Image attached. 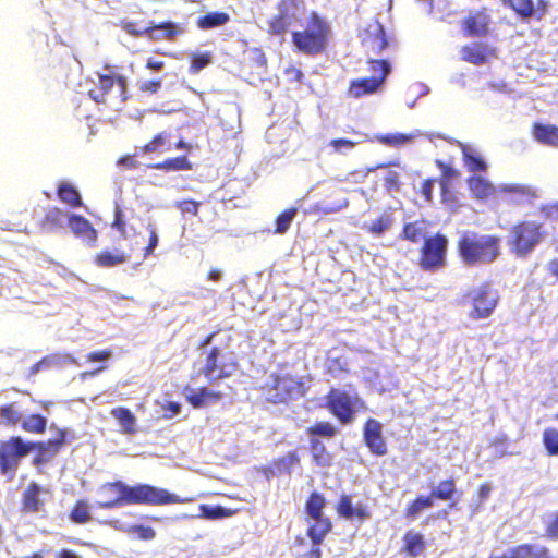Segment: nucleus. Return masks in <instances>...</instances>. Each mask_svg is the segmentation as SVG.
<instances>
[{"label": "nucleus", "mask_w": 558, "mask_h": 558, "mask_svg": "<svg viewBox=\"0 0 558 558\" xmlns=\"http://www.w3.org/2000/svg\"><path fill=\"white\" fill-rule=\"evenodd\" d=\"M296 208H290L278 216L276 220V233L283 234L287 232L296 215Z\"/></svg>", "instance_id": "nucleus-40"}, {"label": "nucleus", "mask_w": 558, "mask_h": 558, "mask_svg": "<svg viewBox=\"0 0 558 558\" xmlns=\"http://www.w3.org/2000/svg\"><path fill=\"white\" fill-rule=\"evenodd\" d=\"M304 15V8L301 0H282L279 5V13L269 22V32L281 35L288 28L295 25Z\"/></svg>", "instance_id": "nucleus-11"}, {"label": "nucleus", "mask_w": 558, "mask_h": 558, "mask_svg": "<svg viewBox=\"0 0 558 558\" xmlns=\"http://www.w3.org/2000/svg\"><path fill=\"white\" fill-rule=\"evenodd\" d=\"M329 25L315 12L306 19L303 31L293 32V44L299 51L306 54L320 53L327 46Z\"/></svg>", "instance_id": "nucleus-2"}, {"label": "nucleus", "mask_w": 558, "mask_h": 558, "mask_svg": "<svg viewBox=\"0 0 558 558\" xmlns=\"http://www.w3.org/2000/svg\"><path fill=\"white\" fill-rule=\"evenodd\" d=\"M311 434L330 437L335 434V427L329 423H317L310 428Z\"/></svg>", "instance_id": "nucleus-53"}, {"label": "nucleus", "mask_w": 558, "mask_h": 558, "mask_svg": "<svg viewBox=\"0 0 558 558\" xmlns=\"http://www.w3.org/2000/svg\"><path fill=\"white\" fill-rule=\"evenodd\" d=\"M312 454L314 460L319 465H327L330 462V457L325 452V447L319 440L312 441Z\"/></svg>", "instance_id": "nucleus-44"}, {"label": "nucleus", "mask_w": 558, "mask_h": 558, "mask_svg": "<svg viewBox=\"0 0 558 558\" xmlns=\"http://www.w3.org/2000/svg\"><path fill=\"white\" fill-rule=\"evenodd\" d=\"M263 388L266 398L274 403L286 402L305 393L303 384L288 375L271 376Z\"/></svg>", "instance_id": "nucleus-7"}, {"label": "nucleus", "mask_w": 558, "mask_h": 558, "mask_svg": "<svg viewBox=\"0 0 558 558\" xmlns=\"http://www.w3.org/2000/svg\"><path fill=\"white\" fill-rule=\"evenodd\" d=\"M154 168L165 170H190L192 169V165L186 157H178L168 159L162 163H158L154 166Z\"/></svg>", "instance_id": "nucleus-39"}, {"label": "nucleus", "mask_w": 558, "mask_h": 558, "mask_svg": "<svg viewBox=\"0 0 558 558\" xmlns=\"http://www.w3.org/2000/svg\"><path fill=\"white\" fill-rule=\"evenodd\" d=\"M328 146L331 147L335 153L344 154L351 150L355 146V143L345 138H338L330 141Z\"/></svg>", "instance_id": "nucleus-49"}, {"label": "nucleus", "mask_w": 558, "mask_h": 558, "mask_svg": "<svg viewBox=\"0 0 558 558\" xmlns=\"http://www.w3.org/2000/svg\"><path fill=\"white\" fill-rule=\"evenodd\" d=\"M162 85V80H141L137 83L138 89L143 93L156 94Z\"/></svg>", "instance_id": "nucleus-48"}, {"label": "nucleus", "mask_w": 558, "mask_h": 558, "mask_svg": "<svg viewBox=\"0 0 558 558\" xmlns=\"http://www.w3.org/2000/svg\"><path fill=\"white\" fill-rule=\"evenodd\" d=\"M111 415L117 420L122 434L134 435L137 433L136 417L129 409L123 407L113 408Z\"/></svg>", "instance_id": "nucleus-23"}, {"label": "nucleus", "mask_w": 558, "mask_h": 558, "mask_svg": "<svg viewBox=\"0 0 558 558\" xmlns=\"http://www.w3.org/2000/svg\"><path fill=\"white\" fill-rule=\"evenodd\" d=\"M185 397L194 408H204L218 402L222 398V393L206 388L198 390L186 388Z\"/></svg>", "instance_id": "nucleus-19"}, {"label": "nucleus", "mask_w": 558, "mask_h": 558, "mask_svg": "<svg viewBox=\"0 0 558 558\" xmlns=\"http://www.w3.org/2000/svg\"><path fill=\"white\" fill-rule=\"evenodd\" d=\"M464 163L469 171H485L487 166L482 154L473 146H462Z\"/></svg>", "instance_id": "nucleus-27"}, {"label": "nucleus", "mask_w": 558, "mask_h": 558, "mask_svg": "<svg viewBox=\"0 0 558 558\" xmlns=\"http://www.w3.org/2000/svg\"><path fill=\"white\" fill-rule=\"evenodd\" d=\"M494 57V49L484 44H471L461 49V58L475 65L483 64Z\"/></svg>", "instance_id": "nucleus-18"}, {"label": "nucleus", "mask_w": 558, "mask_h": 558, "mask_svg": "<svg viewBox=\"0 0 558 558\" xmlns=\"http://www.w3.org/2000/svg\"><path fill=\"white\" fill-rule=\"evenodd\" d=\"M229 21V16L226 13L214 12L209 13L198 20V26L201 28H211L226 24Z\"/></svg>", "instance_id": "nucleus-35"}, {"label": "nucleus", "mask_w": 558, "mask_h": 558, "mask_svg": "<svg viewBox=\"0 0 558 558\" xmlns=\"http://www.w3.org/2000/svg\"><path fill=\"white\" fill-rule=\"evenodd\" d=\"M49 492L39 485L33 483L24 494V507L28 511H38L45 504Z\"/></svg>", "instance_id": "nucleus-22"}, {"label": "nucleus", "mask_w": 558, "mask_h": 558, "mask_svg": "<svg viewBox=\"0 0 558 558\" xmlns=\"http://www.w3.org/2000/svg\"><path fill=\"white\" fill-rule=\"evenodd\" d=\"M0 417L3 422L14 424L21 418V415L13 405H9L0 410Z\"/></svg>", "instance_id": "nucleus-51"}, {"label": "nucleus", "mask_w": 558, "mask_h": 558, "mask_svg": "<svg viewBox=\"0 0 558 558\" xmlns=\"http://www.w3.org/2000/svg\"><path fill=\"white\" fill-rule=\"evenodd\" d=\"M189 499H182L175 494L150 485L132 486L131 504H146L150 506H161L168 504H181Z\"/></svg>", "instance_id": "nucleus-10"}, {"label": "nucleus", "mask_w": 558, "mask_h": 558, "mask_svg": "<svg viewBox=\"0 0 558 558\" xmlns=\"http://www.w3.org/2000/svg\"><path fill=\"white\" fill-rule=\"evenodd\" d=\"M73 216L74 214H70L69 211L53 208L48 211L47 221L54 227L64 228L69 227L70 218Z\"/></svg>", "instance_id": "nucleus-34"}, {"label": "nucleus", "mask_w": 558, "mask_h": 558, "mask_svg": "<svg viewBox=\"0 0 558 558\" xmlns=\"http://www.w3.org/2000/svg\"><path fill=\"white\" fill-rule=\"evenodd\" d=\"M312 520L315 521V523L310 526L308 536L313 541L314 545L317 546L323 542L327 533L330 531L331 523L329 519L325 517Z\"/></svg>", "instance_id": "nucleus-29"}, {"label": "nucleus", "mask_w": 558, "mask_h": 558, "mask_svg": "<svg viewBox=\"0 0 558 558\" xmlns=\"http://www.w3.org/2000/svg\"><path fill=\"white\" fill-rule=\"evenodd\" d=\"M534 137L543 144L558 147V128L555 125L536 124L533 131Z\"/></svg>", "instance_id": "nucleus-28"}, {"label": "nucleus", "mask_w": 558, "mask_h": 558, "mask_svg": "<svg viewBox=\"0 0 558 558\" xmlns=\"http://www.w3.org/2000/svg\"><path fill=\"white\" fill-rule=\"evenodd\" d=\"M112 353L111 351L105 350V351H97L92 352L87 355V360L89 362H105L111 357Z\"/></svg>", "instance_id": "nucleus-56"}, {"label": "nucleus", "mask_w": 558, "mask_h": 558, "mask_svg": "<svg viewBox=\"0 0 558 558\" xmlns=\"http://www.w3.org/2000/svg\"><path fill=\"white\" fill-rule=\"evenodd\" d=\"M165 66V62L160 59L150 57L146 61V68L154 71H160Z\"/></svg>", "instance_id": "nucleus-60"}, {"label": "nucleus", "mask_w": 558, "mask_h": 558, "mask_svg": "<svg viewBox=\"0 0 558 558\" xmlns=\"http://www.w3.org/2000/svg\"><path fill=\"white\" fill-rule=\"evenodd\" d=\"M544 213L548 218L558 220V204L546 206Z\"/></svg>", "instance_id": "nucleus-64"}, {"label": "nucleus", "mask_w": 558, "mask_h": 558, "mask_svg": "<svg viewBox=\"0 0 558 558\" xmlns=\"http://www.w3.org/2000/svg\"><path fill=\"white\" fill-rule=\"evenodd\" d=\"M169 141V135L166 133H159L151 142L143 147L144 153L159 151Z\"/></svg>", "instance_id": "nucleus-47"}, {"label": "nucleus", "mask_w": 558, "mask_h": 558, "mask_svg": "<svg viewBox=\"0 0 558 558\" xmlns=\"http://www.w3.org/2000/svg\"><path fill=\"white\" fill-rule=\"evenodd\" d=\"M69 228L73 234L81 239L86 245L94 246L97 240V232L87 219L74 215L70 218Z\"/></svg>", "instance_id": "nucleus-17"}, {"label": "nucleus", "mask_w": 558, "mask_h": 558, "mask_svg": "<svg viewBox=\"0 0 558 558\" xmlns=\"http://www.w3.org/2000/svg\"><path fill=\"white\" fill-rule=\"evenodd\" d=\"M58 194L62 202L73 207L82 205L78 192L66 182H62L59 185Z\"/></svg>", "instance_id": "nucleus-32"}, {"label": "nucleus", "mask_w": 558, "mask_h": 558, "mask_svg": "<svg viewBox=\"0 0 558 558\" xmlns=\"http://www.w3.org/2000/svg\"><path fill=\"white\" fill-rule=\"evenodd\" d=\"M225 513V510L220 507H209L206 505H201L198 507V512L192 514L191 518H206V519H218L221 518Z\"/></svg>", "instance_id": "nucleus-45"}, {"label": "nucleus", "mask_w": 558, "mask_h": 558, "mask_svg": "<svg viewBox=\"0 0 558 558\" xmlns=\"http://www.w3.org/2000/svg\"><path fill=\"white\" fill-rule=\"evenodd\" d=\"M108 524H109L110 526H112V527H113L114 530H117V531L124 532V533H126V534H129V535L131 534V531H130V526H131V525H129V524H124V523H122V522H121V521H119V520L110 521V522H108Z\"/></svg>", "instance_id": "nucleus-63"}, {"label": "nucleus", "mask_w": 558, "mask_h": 558, "mask_svg": "<svg viewBox=\"0 0 558 558\" xmlns=\"http://www.w3.org/2000/svg\"><path fill=\"white\" fill-rule=\"evenodd\" d=\"M381 428V424L375 420H368L364 428V439L367 447L379 456L385 454L387 451Z\"/></svg>", "instance_id": "nucleus-16"}, {"label": "nucleus", "mask_w": 558, "mask_h": 558, "mask_svg": "<svg viewBox=\"0 0 558 558\" xmlns=\"http://www.w3.org/2000/svg\"><path fill=\"white\" fill-rule=\"evenodd\" d=\"M543 441L549 454H558V430L555 428L545 429Z\"/></svg>", "instance_id": "nucleus-42"}, {"label": "nucleus", "mask_w": 558, "mask_h": 558, "mask_svg": "<svg viewBox=\"0 0 558 558\" xmlns=\"http://www.w3.org/2000/svg\"><path fill=\"white\" fill-rule=\"evenodd\" d=\"M71 518L77 523H85L89 520V506L85 501H78L72 511Z\"/></svg>", "instance_id": "nucleus-46"}, {"label": "nucleus", "mask_w": 558, "mask_h": 558, "mask_svg": "<svg viewBox=\"0 0 558 558\" xmlns=\"http://www.w3.org/2000/svg\"><path fill=\"white\" fill-rule=\"evenodd\" d=\"M131 534L130 535H137L138 538L144 541L153 539L156 535L154 529L150 526H144V525H132L130 526Z\"/></svg>", "instance_id": "nucleus-50"}, {"label": "nucleus", "mask_w": 558, "mask_h": 558, "mask_svg": "<svg viewBox=\"0 0 558 558\" xmlns=\"http://www.w3.org/2000/svg\"><path fill=\"white\" fill-rule=\"evenodd\" d=\"M469 186L474 197L478 199H485L498 193H507L512 202L522 203L537 196L536 191L531 186L518 183H505L495 186L481 175L471 177Z\"/></svg>", "instance_id": "nucleus-3"}, {"label": "nucleus", "mask_w": 558, "mask_h": 558, "mask_svg": "<svg viewBox=\"0 0 558 558\" xmlns=\"http://www.w3.org/2000/svg\"><path fill=\"white\" fill-rule=\"evenodd\" d=\"M459 252L465 264H488L500 254V239L489 234L468 232L459 241Z\"/></svg>", "instance_id": "nucleus-1"}, {"label": "nucleus", "mask_w": 558, "mask_h": 558, "mask_svg": "<svg viewBox=\"0 0 558 558\" xmlns=\"http://www.w3.org/2000/svg\"><path fill=\"white\" fill-rule=\"evenodd\" d=\"M338 513L345 519L357 518L365 520L368 518V512L363 504L353 505L349 496H342L337 507Z\"/></svg>", "instance_id": "nucleus-24"}, {"label": "nucleus", "mask_w": 558, "mask_h": 558, "mask_svg": "<svg viewBox=\"0 0 558 558\" xmlns=\"http://www.w3.org/2000/svg\"><path fill=\"white\" fill-rule=\"evenodd\" d=\"M236 369L238 364L233 353L215 348L207 355L202 373L208 380L214 381L232 376Z\"/></svg>", "instance_id": "nucleus-8"}, {"label": "nucleus", "mask_w": 558, "mask_h": 558, "mask_svg": "<svg viewBox=\"0 0 558 558\" xmlns=\"http://www.w3.org/2000/svg\"><path fill=\"white\" fill-rule=\"evenodd\" d=\"M489 17L485 12H475L465 21V29L470 35L482 36L487 32Z\"/></svg>", "instance_id": "nucleus-26"}, {"label": "nucleus", "mask_w": 558, "mask_h": 558, "mask_svg": "<svg viewBox=\"0 0 558 558\" xmlns=\"http://www.w3.org/2000/svg\"><path fill=\"white\" fill-rule=\"evenodd\" d=\"M420 130H414L410 133H388L376 135V140L389 147L398 148L411 144L415 138L422 136Z\"/></svg>", "instance_id": "nucleus-20"}, {"label": "nucleus", "mask_w": 558, "mask_h": 558, "mask_svg": "<svg viewBox=\"0 0 558 558\" xmlns=\"http://www.w3.org/2000/svg\"><path fill=\"white\" fill-rule=\"evenodd\" d=\"M456 490L453 481H444L433 490L432 496L442 500L451 499Z\"/></svg>", "instance_id": "nucleus-43"}, {"label": "nucleus", "mask_w": 558, "mask_h": 558, "mask_svg": "<svg viewBox=\"0 0 558 558\" xmlns=\"http://www.w3.org/2000/svg\"><path fill=\"white\" fill-rule=\"evenodd\" d=\"M69 364H76L77 365V362L70 354L54 353V354H50L48 356H45L43 360H40L38 363H36L32 367V373L36 374V373H38L41 369H49V368H54V367H63V366L69 365Z\"/></svg>", "instance_id": "nucleus-25"}, {"label": "nucleus", "mask_w": 558, "mask_h": 558, "mask_svg": "<svg viewBox=\"0 0 558 558\" xmlns=\"http://www.w3.org/2000/svg\"><path fill=\"white\" fill-rule=\"evenodd\" d=\"M404 542L405 550L412 557L418 556L425 548L423 535L420 533L408 532L404 536Z\"/></svg>", "instance_id": "nucleus-31"}, {"label": "nucleus", "mask_w": 558, "mask_h": 558, "mask_svg": "<svg viewBox=\"0 0 558 558\" xmlns=\"http://www.w3.org/2000/svg\"><path fill=\"white\" fill-rule=\"evenodd\" d=\"M328 407L342 423H349L362 402L356 395L332 389L328 396Z\"/></svg>", "instance_id": "nucleus-12"}, {"label": "nucleus", "mask_w": 558, "mask_h": 558, "mask_svg": "<svg viewBox=\"0 0 558 558\" xmlns=\"http://www.w3.org/2000/svg\"><path fill=\"white\" fill-rule=\"evenodd\" d=\"M434 505L433 496L428 497H418L413 501L412 505L409 506L407 510V515L414 519L416 518L423 510L432 508Z\"/></svg>", "instance_id": "nucleus-38"}, {"label": "nucleus", "mask_w": 558, "mask_h": 558, "mask_svg": "<svg viewBox=\"0 0 558 558\" xmlns=\"http://www.w3.org/2000/svg\"><path fill=\"white\" fill-rule=\"evenodd\" d=\"M22 427L26 432L43 433L46 427V418L37 414H32L23 420Z\"/></svg>", "instance_id": "nucleus-37"}, {"label": "nucleus", "mask_w": 558, "mask_h": 558, "mask_svg": "<svg viewBox=\"0 0 558 558\" xmlns=\"http://www.w3.org/2000/svg\"><path fill=\"white\" fill-rule=\"evenodd\" d=\"M498 300V292L489 283H483L473 288L465 296V302L471 307L469 316L476 320L488 318L494 312Z\"/></svg>", "instance_id": "nucleus-5"}, {"label": "nucleus", "mask_w": 558, "mask_h": 558, "mask_svg": "<svg viewBox=\"0 0 558 558\" xmlns=\"http://www.w3.org/2000/svg\"><path fill=\"white\" fill-rule=\"evenodd\" d=\"M155 29L165 32V37L172 39L174 36L182 33V29L173 23H163L155 27Z\"/></svg>", "instance_id": "nucleus-54"}, {"label": "nucleus", "mask_w": 558, "mask_h": 558, "mask_svg": "<svg viewBox=\"0 0 558 558\" xmlns=\"http://www.w3.org/2000/svg\"><path fill=\"white\" fill-rule=\"evenodd\" d=\"M177 206L183 214L196 215L198 210V203L194 201L178 202Z\"/></svg>", "instance_id": "nucleus-55"}, {"label": "nucleus", "mask_w": 558, "mask_h": 558, "mask_svg": "<svg viewBox=\"0 0 558 558\" xmlns=\"http://www.w3.org/2000/svg\"><path fill=\"white\" fill-rule=\"evenodd\" d=\"M385 183L388 190L397 189L399 183V175L395 171H389L385 177Z\"/></svg>", "instance_id": "nucleus-59"}, {"label": "nucleus", "mask_w": 558, "mask_h": 558, "mask_svg": "<svg viewBox=\"0 0 558 558\" xmlns=\"http://www.w3.org/2000/svg\"><path fill=\"white\" fill-rule=\"evenodd\" d=\"M128 260V256L119 251H104L96 256V264L101 267H113Z\"/></svg>", "instance_id": "nucleus-30"}, {"label": "nucleus", "mask_w": 558, "mask_h": 558, "mask_svg": "<svg viewBox=\"0 0 558 558\" xmlns=\"http://www.w3.org/2000/svg\"><path fill=\"white\" fill-rule=\"evenodd\" d=\"M403 235L404 239L409 241L418 242L420 240L424 239L425 230L422 223H408L403 229Z\"/></svg>", "instance_id": "nucleus-41"}, {"label": "nucleus", "mask_w": 558, "mask_h": 558, "mask_svg": "<svg viewBox=\"0 0 558 558\" xmlns=\"http://www.w3.org/2000/svg\"><path fill=\"white\" fill-rule=\"evenodd\" d=\"M490 558H549L546 548L537 545H520L508 549L502 556Z\"/></svg>", "instance_id": "nucleus-21"}, {"label": "nucleus", "mask_w": 558, "mask_h": 558, "mask_svg": "<svg viewBox=\"0 0 558 558\" xmlns=\"http://www.w3.org/2000/svg\"><path fill=\"white\" fill-rule=\"evenodd\" d=\"M391 226V219L389 215H381L376 220L367 222L364 228L375 235H380L387 231Z\"/></svg>", "instance_id": "nucleus-36"}, {"label": "nucleus", "mask_w": 558, "mask_h": 558, "mask_svg": "<svg viewBox=\"0 0 558 558\" xmlns=\"http://www.w3.org/2000/svg\"><path fill=\"white\" fill-rule=\"evenodd\" d=\"M447 244V239L439 234L427 239L422 250V268L432 270L442 267L445 265Z\"/></svg>", "instance_id": "nucleus-15"}, {"label": "nucleus", "mask_w": 558, "mask_h": 558, "mask_svg": "<svg viewBox=\"0 0 558 558\" xmlns=\"http://www.w3.org/2000/svg\"><path fill=\"white\" fill-rule=\"evenodd\" d=\"M211 62V58L209 53L195 54L192 58L191 70L193 72H198L205 66H207Z\"/></svg>", "instance_id": "nucleus-52"}, {"label": "nucleus", "mask_w": 558, "mask_h": 558, "mask_svg": "<svg viewBox=\"0 0 558 558\" xmlns=\"http://www.w3.org/2000/svg\"><path fill=\"white\" fill-rule=\"evenodd\" d=\"M34 448V444L24 442L20 437H12L0 445V469L4 475H14L22 458Z\"/></svg>", "instance_id": "nucleus-9"}, {"label": "nucleus", "mask_w": 558, "mask_h": 558, "mask_svg": "<svg viewBox=\"0 0 558 558\" xmlns=\"http://www.w3.org/2000/svg\"><path fill=\"white\" fill-rule=\"evenodd\" d=\"M162 408L166 412H168L165 414L166 418H171V417L178 415L181 410V405L179 403L172 402V401L166 402V404Z\"/></svg>", "instance_id": "nucleus-58"}, {"label": "nucleus", "mask_w": 558, "mask_h": 558, "mask_svg": "<svg viewBox=\"0 0 558 558\" xmlns=\"http://www.w3.org/2000/svg\"><path fill=\"white\" fill-rule=\"evenodd\" d=\"M119 167H124L128 169H134L136 168V161L134 160V157L131 155H126L122 158H120L117 162Z\"/></svg>", "instance_id": "nucleus-61"}, {"label": "nucleus", "mask_w": 558, "mask_h": 558, "mask_svg": "<svg viewBox=\"0 0 558 558\" xmlns=\"http://www.w3.org/2000/svg\"><path fill=\"white\" fill-rule=\"evenodd\" d=\"M433 187H434V181H432V180H426V181L423 183V186H422V194L425 196V198H426L427 201H430V199H432Z\"/></svg>", "instance_id": "nucleus-62"}, {"label": "nucleus", "mask_w": 558, "mask_h": 558, "mask_svg": "<svg viewBox=\"0 0 558 558\" xmlns=\"http://www.w3.org/2000/svg\"><path fill=\"white\" fill-rule=\"evenodd\" d=\"M325 507V498L314 493L311 495L307 504H306V513L310 519L323 518V509Z\"/></svg>", "instance_id": "nucleus-33"}, {"label": "nucleus", "mask_w": 558, "mask_h": 558, "mask_svg": "<svg viewBox=\"0 0 558 558\" xmlns=\"http://www.w3.org/2000/svg\"><path fill=\"white\" fill-rule=\"evenodd\" d=\"M544 236L541 225L525 221L513 227L509 240L511 250L519 256H525L539 244Z\"/></svg>", "instance_id": "nucleus-6"}, {"label": "nucleus", "mask_w": 558, "mask_h": 558, "mask_svg": "<svg viewBox=\"0 0 558 558\" xmlns=\"http://www.w3.org/2000/svg\"><path fill=\"white\" fill-rule=\"evenodd\" d=\"M98 86L88 90L96 102L107 104L118 110L126 99V78L119 74H98Z\"/></svg>", "instance_id": "nucleus-4"}, {"label": "nucleus", "mask_w": 558, "mask_h": 558, "mask_svg": "<svg viewBox=\"0 0 558 558\" xmlns=\"http://www.w3.org/2000/svg\"><path fill=\"white\" fill-rule=\"evenodd\" d=\"M146 228H147V231L149 232L148 245L156 248L158 246V242H159L157 226L154 222H149Z\"/></svg>", "instance_id": "nucleus-57"}, {"label": "nucleus", "mask_w": 558, "mask_h": 558, "mask_svg": "<svg viewBox=\"0 0 558 558\" xmlns=\"http://www.w3.org/2000/svg\"><path fill=\"white\" fill-rule=\"evenodd\" d=\"M98 494L101 499L97 505L100 508L120 507L131 504L132 486L122 482L107 483L99 488Z\"/></svg>", "instance_id": "nucleus-14"}, {"label": "nucleus", "mask_w": 558, "mask_h": 558, "mask_svg": "<svg viewBox=\"0 0 558 558\" xmlns=\"http://www.w3.org/2000/svg\"><path fill=\"white\" fill-rule=\"evenodd\" d=\"M371 69L374 73L372 77L356 80L351 83L350 94L353 97L359 98L376 92L389 73V65L385 61H372Z\"/></svg>", "instance_id": "nucleus-13"}]
</instances>
